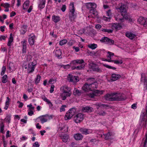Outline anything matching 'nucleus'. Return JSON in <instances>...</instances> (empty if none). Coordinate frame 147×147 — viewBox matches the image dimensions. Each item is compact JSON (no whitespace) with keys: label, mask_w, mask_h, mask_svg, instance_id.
<instances>
[{"label":"nucleus","mask_w":147,"mask_h":147,"mask_svg":"<svg viewBox=\"0 0 147 147\" xmlns=\"http://www.w3.org/2000/svg\"><path fill=\"white\" fill-rule=\"evenodd\" d=\"M139 124L140 126H143L145 128L147 125V106L146 107L145 111L142 112V114L141 115Z\"/></svg>","instance_id":"obj_1"},{"label":"nucleus","mask_w":147,"mask_h":147,"mask_svg":"<svg viewBox=\"0 0 147 147\" xmlns=\"http://www.w3.org/2000/svg\"><path fill=\"white\" fill-rule=\"evenodd\" d=\"M61 90L62 92L61 94V96L63 100H65L67 97L71 96V93L68 86H62L61 88Z\"/></svg>","instance_id":"obj_2"},{"label":"nucleus","mask_w":147,"mask_h":147,"mask_svg":"<svg viewBox=\"0 0 147 147\" xmlns=\"http://www.w3.org/2000/svg\"><path fill=\"white\" fill-rule=\"evenodd\" d=\"M69 18L71 22L74 20L76 17V15L75 14V7L73 3H71L69 5Z\"/></svg>","instance_id":"obj_3"},{"label":"nucleus","mask_w":147,"mask_h":147,"mask_svg":"<svg viewBox=\"0 0 147 147\" xmlns=\"http://www.w3.org/2000/svg\"><path fill=\"white\" fill-rule=\"evenodd\" d=\"M86 7L90 10V13L92 14L94 16H96L97 13L96 11V5L94 3H89L86 4Z\"/></svg>","instance_id":"obj_4"},{"label":"nucleus","mask_w":147,"mask_h":147,"mask_svg":"<svg viewBox=\"0 0 147 147\" xmlns=\"http://www.w3.org/2000/svg\"><path fill=\"white\" fill-rule=\"evenodd\" d=\"M126 16L123 14L120 13H116L114 16V18L117 21L122 22L124 21V18H126Z\"/></svg>","instance_id":"obj_5"},{"label":"nucleus","mask_w":147,"mask_h":147,"mask_svg":"<svg viewBox=\"0 0 147 147\" xmlns=\"http://www.w3.org/2000/svg\"><path fill=\"white\" fill-rule=\"evenodd\" d=\"M115 101H122L125 100L126 97L124 94L115 92Z\"/></svg>","instance_id":"obj_6"},{"label":"nucleus","mask_w":147,"mask_h":147,"mask_svg":"<svg viewBox=\"0 0 147 147\" xmlns=\"http://www.w3.org/2000/svg\"><path fill=\"white\" fill-rule=\"evenodd\" d=\"M100 41L102 42H104L110 45H114L115 42L112 39L105 36L102 38Z\"/></svg>","instance_id":"obj_7"},{"label":"nucleus","mask_w":147,"mask_h":147,"mask_svg":"<svg viewBox=\"0 0 147 147\" xmlns=\"http://www.w3.org/2000/svg\"><path fill=\"white\" fill-rule=\"evenodd\" d=\"M67 80L69 82H73L74 83L79 80V78L77 76H74L72 75L69 74L67 77Z\"/></svg>","instance_id":"obj_8"},{"label":"nucleus","mask_w":147,"mask_h":147,"mask_svg":"<svg viewBox=\"0 0 147 147\" xmlns=\"http://www.w3.org/2000/svg\"><path fill=\"white\" fill-rule=\"evenodd\" d=\"M84 115L82 113H79L76 114L74 117V121L76 123H80L84 119Z\"/></svg>","instance_id":"obj_9"},{"label":"nucleus","mask_w":147,"mask_h":147,"mask_svg":"<svg viewBox=\"0 0 147 147\" xmlns=\"http://www.w3.org/2000/svg\"><path fill=\"white\" fill-rule=\"evenodd\" d=\"M115 93L112 92L106 94L104 96L105 99L109 101H115Z\"/></svg>","instance_id":"obj_10"},{"label":"nucleus","mask_w":147,"mask_h":147,"mask_svg":"<svg viewBox=\"0 0 147 147\" xmlns=\"http://www.w3.org/2000/svg\"><path fill=\"white\" fill-rule=\"evenodd\" d=\"M35 39L36 36L34 34L32 33L30 34L28 38V42L30 45H33L34 44Z\"/></svg>","instance_id":"obj_11"},{"label":"nucleus","mask_w":147,"mask_h":147,"mask_svg":"<svg viewBox=\"0 0 147 147\" xmlns=\"http://www.w3.org/2000/svg\"><path fill=\"white\" fill-rule=\"evenodd\" d=\"M103 92L104 91L102 90H94V92L93 93L90 94L89 96L91 98H93L95 96H98L102 94Z\"/></svg>","instance_id":"obj_12"},{"label":"nucleus","mask_w":147,"mask_h":147,"mask_svg":"<svg viewBox=\"0 0 147 147\" xmlns=\"http://www.w3.org/2000/svg\"><path fill=\"white\" fill-rule=\"evenodd\" d=\"M49 118V116L48 115H43L39 117L38 118L39 119L42 123L47 122Z\"/></svg>","instance_id":"obj_13"},{"label":"nucleus","mask_w":147,"mask_h":147,"mask_svg":"<svg viewBox=\"0 0 147 147\" xmlns=\"http://www.w3.org/2000/svg\"><path fill=\"white\" fill-rule=\"evenodd\" d=\"M145 74L142 73L141 74V81L144 83V87L147 90V77L145 76Z\"/></svg>","instance_id":"obj_14"},{"label":"nucleus","mask_w":147,"mask_h":147,"mask_svg":"<svg viewBox=\"0 0 147 147\" xmlns=\"http://www.w3.org/2000/svg\"><path fill=\"white\" fill-rule=\"evenodd\" d=\"M93 108L89 106H87L82 108V112L90 113L93 111Z\"/></svg>","instance_id":"obj_15"},{"label":"nucleus","mask_w":147,"mask_h":147,"mask_svg":"<svg viewBox=\"0 0 147 147\" xmlns=\"http://www.w3.org/2000/svg\"><path fill=\"white\" fill-rule=\"evenodd\" d=\"M138 21L140 24L143 25L144 27H146V21L143 17H140L138 19Z\"/></svg>","instance_id":"obj_16"},{"label":"nucleus","mask_w":147,"mask_h":147,"mask_svg":"<svg viewBox=\"0 0 147 147\" xmlns=\"http://www.w3.org/2000/svg\"><path fill=\"white\" fill-rule=\"evenodd\" d=\"M111 26L113 29H115L117 30H120L122 28L121 26L117 23L112 24Z\"/></svg>","instance_id":"obj_17"},{"label":"nucleus","mask_w":147,"mask_h":147,"mask_svg":"<svg viewBox=\"0 0 147 147\" xmlns=\"http://www.w3.org/2000/svg\"><path fill=\"white\" fill-rule=\"evenodd\" d=\"M90 84L85 83L82 87V89L85 92H89L91 90V88Z\"/></svg>","instance_id":"obj_18"},{"label":"nucleus","mask_w":147,"mask_h":147,"mask_svg":"<svg viewBox=\"0 0 147 147\" xmlns=\"http://www.w3.org/2000/svg\"><path fill=\"white\" fill-rule=\"evenodd\" d=\"M21 43L22 44V52L23 53H26V45L27 41L24 40Z\"/></svg>","instance_id":"obj_19"},{"label":"nucleus","mask_w":147,"mask_h":147,"mask_svg":"<svg viewBox=\"0 0 147 147\" xmlns=\"http://www.w3.org/2000/svg\"><path fill=\"white\" fill-rule=\"evenodd\" d=\"M28 67L27 69V72L28 74L32 73L34 70L35 67H33L30 64V62L28 64Z\"/></svg>","instance_id":"obj_20"},{"label":"nucleus","mask_w":147,"mask_h":147,"mask_svg":"<svg viewBox=\"0 0 147 147\" xmlns=\"http://www.w3.org/2000/svg\"><path fill=\"white\" fill-rule=\"evenodd\" d=\"M52 19L53 21L55 23H57L61 20V18L59 16L53 15L52 16Z\"/></svg>","instance_id":"obj_21"},{"label":"nucleus","mask_w":147,"mask_h":147,"mask_svg":"<svg viewBox=\"0 0 147 147\" xmlns=\"http://www.w3.org/2000/svg\"><path fill=\"white\" fill-rule=\"evenodd\" d=\"M121 77V76L119 74H112L111 79L113 81H115L120 78Z\"/></svg>","instance_id":"obj_22"},{"label":"nucleus","mask_w":147,"mask_h":147,"mask_svg":"<svg viewBox=\"0 0 147 147\" xmlns=\"http://www.w3.org/2000/svg\"><path fill=\"white\" fill-rule=\"evenodd\" d=\"M83 136L80 134L78 133L74 135V138L76 140H82L83 138Z\"/></svg>","instance_id":"obj_23"},{"label":"nucleus","mask_w":147,"mask_h":147,"mask_svg":"<svg viewBox=\"0 0 147 147\" xmlns=\"http://www.w3.org/2000/svg\"><path fill=\"white\" fill-rule=\"evenodd\" d=\"M125 6L124 5H121L119 8V9L121 13L127 16V13L126 12V9L125 8Z\"/></svg>","instance_id":"obj_24"},{"label":"nucleus","mask_w":147,"mask_h":147,"mask_svg":"<svg viewBox=\"0 0 147 147\" xmlns=\"http://www.w3.org/2000/svg\"><path fill=\"white\" fill-rule=\"evenodd\" d=\"M40 3L38 7L40 9H43L45 7L46 0H39Z\"/></svg>","instance_id":"obj_25"},{"label":"nucleus","mask_w":147,"mask_h":147,"mask_svg":"<svg viewBox=\"0 0 147 147\" xmlns=\"http://www.w3.org/2000/svg\"><path fill=\"white\" fill-rule=\"evenodd\" d=\"M84 62V60L83 59H77L72 61L71 63L73 65L76 64H81Z\"/></svg>","instance_id":"obj_26"},{"label":"nucleus","mask_w":147,"mask_h":147,"mask_svg":"<svg viewBox=\"0 0 147 147\" xmlns=\"http://www.w3.org/2000/svg\"><path fill=\"white\" fill-rule=\"evenodd\" d=\"M90 87L91 88V91H94V89L97 88L98 87L97 83L95 82L90 84Z\"/></svg>","instance_id":"obj_27"},{"label":"nucleus","mask_w":147,"mask_h":147,"mask_svg":"<svg viewBox=\"0 0 147 147\" xmlns=\"http://www.w3.org/2000/svg\"><path fill=\"white\" fill-rule=\"evenodd\" d=\"M126 36L131 39H132L135 38L136 36L131 32H126L125 34Z\"/></svg>","instance_id":"obj_28"},{"label":"nucleus","mask_w":147,"mask_h":147,"mask_svg":"<svg viewBox=\"0 0 147 147\" xmlns=\"http://www.w3.org/2000/svg\"><path fill=\"white\" fill-rule=\"evenodd\" d=\"M54 52L55 54L56 57H57L58 58H61V57H60V56H61L62 54V52L60 49L56 50L54 51Z\"/></svg>","instance_id":"obj_29"},{"label":"nucleus","mask_w":147,"mask_h":147,"mask_svg":"<svg viewBox=\"0 0 147 147\" xmlns=\"http://www.w3.org/2000/svg\"><path fill=\"white\" fill-rule=\"evenodd\" d=\"M73 116L68 111L65 116V120L70 119Z\"/></svg>","instance_id":"obj_30"},{"label":"nucleus","mask_w":147,"mask_h":147,"mask_svg":"<svg viewBox=\"0 0 147 147\" xmlns=\"http://www.w3.org/2000/svg\"><path fill=\"white\" fill-rule=\"evenodd\" d=\"M103 109L98 110L96 111L98 115L100 116H105L106 114V112L102 110Z\"/></svg>","instance_id":"obj_31"},{"label":"nucleus","mask_w":147,"mask_h":147,"mask_svg":"<svg viewBox=\"0 0 147 147\" xmlns=\"http://www.w3.org/2000/svg\"><path fill=\"white\" fill-rule=\"evenodd\" d=\"M13 40V34L12 33H11L10 35L9 38V40L8 42L7 45L8 46H10L11 45V43Z\"/></svg>","instance_id":"obj_32"},{"label":"nucleus","mask_w":147,"mask_h":147,"mask_svg":"<svg viewBox=\"0 0 147 147\" xmlns=\"http://www.w3.org/2000/svg\"><path fill=\"white\" fill-rule=\"evenodd\" d=\"M112 13H111V9H109L106 11V15L108 17H105L104 18H108L110 19L112 16Z\"/></svg>","instance_id":"obj_33"},{"label":"nucleus","mask_w":147,"mask_h":147,"mask_svg":"<svg viewBox=\"0 0 147 147\" xmlns=\"http://www.w3.org/2000/svg\"><path fill=\"white\" fill-rule=\"evenodd\" d=\"M63 142L65 143L66 142L69 138V136L66 134H64L62 138Z\"/></svg>","instance_id":"obj_34"},{"label":"nucleus","mask_w":147,"mask_h":147,"mask_svg":"<svg viewBox=\"0 0 147 147\" xmlns=\"http://www.w3.org/2000/svg\"><path fill=\"white\" fill-rule=\"evenodd\" d=\"M88 47L92 49H95L97 47V45L95 44H91L88 45Z\"/></svg>","instance_id":"obj_35"},{"label":"nucleus","mask_w":147,"mask_h":147,"mask_svg":"<svg viewBox=\"0 0 147 147\" xmlns=\"http://www.w3.org/2000/svg\"><path fill=\"white\" fill-rule=\"evenodd\" d=\"M111 135L112 133L111 132H108L107 133L104 134V136H105V139L108 140L110 139Z\"/></svg>","instance_id":"obj_36"},{"label":"nucleus","mask_w":147,"mask_h":147,"mask_svg":"<svg viewBox=\"0 0 147 147\" xmlns=\"http://www.w3.org/2000/svg\"><path fill=\"white\" fill-rule=\"evenodd\" d=\"M29 4V1H26L24 4L23 8L24 10L26 9L28 6Z\"/></svg>","instance_id":"obj_37"},{"label":"nucleus","mask_w":147,"mask_h":147,"mask_svg":"<svg viewBox=\"0 0 147 147\" xmlns=\"http://www.w3.org/2000/svg\"><path fill=\"white\" fill-rule=\"evenodd\" d=\"M82 92L81 91H80L78 89H75L73 92V94L75 95L80 96Z\"/></svg>","instance_id":"obj_38"},{"label":"nucleus","mask_w":147,"mask_h":147,"mask_svg":"<svg viewBox=\"0 0 147 147\" xmlns=\"http://www.w3.org/2000/svg\"><path fill=\"white\" fill-rule=\"evenodd\" d=\"M69 112L70 113L73 115L76 114V109L75 108H73L69 110Z\"/></svg>","instance_id":"obj_39"},{"label":"nucleus","mask_w":147,"mask_h":147,"mask_svg":"<svg viewBox=\"0 0 147 147\" xmlns=\"http://www.w3.org/2000/svg\"><path fill=\"white\" fill-rule=\"evenodd\" d=\"M41 78V76L39 75H37L36 78L35 80V83L36 84L38 83Z\"/></svg>","instance_id":"obj_40"},{"label":"nucleus","mask_w":147,"mask_h":147,"mask_svg":"<svg viewBox=\"0 0 147 147\" xmlns=\"http://www.w3.org/2000/svg\"><path fill=\"white\" fill-rule=\"evenodd\" d=\"M0 132L2 134H4V125L3 122H2L0 124Z\"/></svg>","instance_id":"obj_41"},{"label":"nucleus","mask_w":147,"mask_h":147,"mask_svg":"<svg viewBox=\"0 0 147 147\" xmlns=\"http://www.w3.org/2000/svg\"><path fill=\"white\" fill-rule=\"evenodd\" d=\"M72 64V63H71L69 64H68L66 65H61V67H63L64 69H69L70 68V66Z\"/></svg>","instance_id":"obj_42"},{"label":"nucleus","mask_w":147,"mask_h":147,"mask_svg":"<svg viewBox=\"0 0 147 147\" xmlns=\"http://www.w3.org/2000/svg\"><path fill=\"white\" fill-rule=\"evenodd\" d=\"M88 83L89 84H91L95 82V79L94 78H88L87 80Z\"/></svg>","instance_id":"obj_43"},{"label":"nucleus","mask_w":147,"mask_h":147,"mask_svg":"<svg viewBox=\"0 0 147 147\" xmlns=\"http://www.w3.org/2000/svg\"><path fill=\"white\" fill-rule=\"evenodd\" d=\"M42 98L45 101L47 102L49 105V104L51 103V102H50L45 96H42Z\"/></svg>","instance_id":"obj_44"},{"label":"nucleus","mask_w":147,"mask_h":147,"mask_svg":"<svg viewBox=\"0 0 147 147\" xmlns=\"http://www.w3.org/2000/svg\"><path fill=\"white\" fill-rule=\"evenodd\" d=\"M42 98L45 101L47 102L49 105V104L51 103V102H50L45 96H42Z\"/></svg>","instance_id":"obj_45"},{"label":"nucleus","mask_w":147,"mask_h":147,"mask_svg":"<svg viewBox=\"0 0 147 147\" xmlns=\"http://www.w3.org/2000/svg\"><path fill=\"white\" fill-rule=\"evenodd\" d=\"M68 127L67 126H64L63 127H61L60 129V130L62 131L64 129L63 132L65 133L68 131Z\"/></svg>","instance_id":"obj_46"},{"label":"nucleus","mask_w":147,"mask_h":147,"mask_svg":"<svg viewBox=\"0 0 147 147\" xmlns=\"http://www.w3.org/2000/svg\"><path fill=\"white\" fill-rule=\"evenodd\" d=\"M10 5V4L7 3H2L1 4V6L3 7L6 9L8 8L9 7Z\"/></svg>","instance_id":"obj_47"},{"label":"nucleus","mask_w":147,"mask_h":147,"mask_svg":"<svg viewBox=\"0 0 147 147\" xmlns=\"http://www.w3.org/2000/svg\"><path fill=\"white\" fill-rule=\"evenodd\" d=\"M7 75H4L2 77V82L3 83H5L7 82Z\"/></svg>","instance_id":"obj_48"},{"label":"nucleus","mask_w":147,"mask_h":147,"mask_svg":"<svg viewBox=\"0 0 147 147\" xmlns=\"http://www.w3.org/2000/svg\"><path fill=\"white\" fill-rule=\"evenodd\" d=\"M92 69L94 71H95L98 72L100 73L102 71L101 68L98 67L94 68Z\"/></svg>","instance_id":"obj_49"},{"label":"nucleus","mask_w":147,"mask_h":147,"mask_svg":"<svg viewBox=\"0 0 147 147\" xmlns=\"http://www.w3.org/2000/svg\"><path fill=\"white\" fill-rule=\"evenodd\" d=\"M103 65L104 66L109 69H112L114 70L116 69V68L115 67H112L106 64H103Z\"/></svg>","instance_id":"obj_50"},{"label":"nucleus","mask_w":147,"mask_h":147,"mask_svg":"<svg viewBox=\"0 0 147 147\" xmlns=\"http://www.w3.org/2000/svg\"><path fill=\"white\" fill-rule=\"evenodd\" d=\"M67 42V41L66 39H63L60 41L59 42V45L62 46L65 44Z\"/></svg>","instance_id":"obj_51"},{"label":"nucleus","mask_w":147,"mask_h":147,"mask_svg":"<svg viewBox=\"0 0 147 147\" xmlns=\"http://www.w3.org/2000/svg\"><path fill=\"white\" fill-rule=\"evenodd\" d=\"M5 119L6 122L10 123L11 120V116L9 115H7Z\"/></svg>","instance_id":"obj_52"},{"label":"nucleus","mask_w":147,"mask_h":147,"mask_svg":"<svg viewBox=\"0 0 147 147\" xmlns=\"http://www.w3.org/2000/svg\"><path fill=\"white\" fill-rule=\"evenodd\" d=\"M102 31L103 32H107L108 33H111L113 32V30L111 29H102Z\"/></svg>","instance_id":"obj_53"},{"label":"nucleus","mask_w":147,"mask_h":147,"mask_svg":"<svg viewBox=\"0 0 147 147\" xmlns=\"http://www.w3.org/2000/svg\"><path fill=\"white\" fill-rule=\"evenodd\" d=\"M86 129L81 128L80 129V132L82 134L86 135Z\"/></svg>","instance_id":"obj_54"},{"label":"nucleus","mask_w":147,"mask_h":147,"mask_svg":"<svg viewBox=\"0 0 147 147\" xmlns=\"http://www.w3.org/2000/svg\"><path fill=\"white\" fill-rule=\"evenodd\" d=\"M27 27V26L26 25H24L22 26L21 27V28H22V29H24V32L22 33L23 34H24L26 32V31H27V30H26Z\"/></svg>","instance_id":"obj_55"},{"label":"nucleus","mask_w":147,"mask_h":147,"mask_svg":"<svg viewBox=\"0 0 147 147\" xmlns=\"http://www.w3.org/2000/svg\"><path fill=\"white\" fill-rule=\"evenodd\" d=\"M6 70V67L5 66L3 67L2 69V71L1 72V76H3L5 73Z\"/></svg>","instance_id":"obj_56"},{"label":"nucleus","mask_w":147,"mask_h":147,"mask_svg":"<svg viewBox=\"0 0 147 147\" xmlns=\"http://www.w3.org/2000/svg\"><path fill=\"white\" fill-rule=\"evenodd\" d=\"M112 62H114L116 64H121L123 63V62L122 61H119L118 60H112Z\"/></svg>","instance_id":"obj_57"},{"label":"nucleus","mask_w":147,"mask_h":147,"mask_svg":"<svg viewBox=\"0 0 147 147\" xmlns=\"http://www.w3.org/2000/svg\"><path fill=\"white\" fill-rule=\"evenodd\" d=\"M66 105H62L61 108H60V111L62 112L63 111H65V107H66Z\"/></svg>","instance_id":"obj_58"},{"label":"nucleus","mask_w":147,"mask_h":147,"mask_svg":"<svg viewBox=\"0 0 147 147\" xmlns=\"http://www.w3.org/2000/svg\"><path fill=\"white\" fill-rule=\"evenodd\" d=\"M54 88H55L54 85H51V88L50 90V92L51 93H52L54 91Z\"/></svg>","instance_id":"obj_59"},{"label":"nucleus","mask_w":147,"mask_h":147,"mask_svg":"<svg viewBox=\"0 0 147 147\" xmlns=\"http://www.w3.org/2000/svg\"><path fill=\"white\" fill-rule=\"evenodd\" d=\"M9 102H10V98L9 97H7V100L5 102L6 105H8V106H9Z\"/></svg>","instance_id":"obj_60"},{"label":"nucleus","mask_w":147,"mask_h":147,"mask_svg":"<svg viewBox=\"0 0 147 147\" xmlns=\"http://www.w3.org/2000/svg\"><path fill=\"white\" fill-rule=\"evenodd\" d=\"M108 53L109 54V55H108V56H107V57H109V58H110V59H111V57L112 56H113L114 55V53H111V52H109V51L108 52Z\"/></svg>","instance_id":"obj_61"},{"label":"nucleus","mask_w":147,"mask_h":147,"mask_svg":"<svg viewBox=\"0 0 147 147\" xmlns=\"http://www.w3.org/2000/svg\"><path fill=\"white\" fill-rule=\"evenodd\" d=\"M27 107H29V109L30 110H33L34 109V107L32 106V105L31 104L30 105H28Z\"/></svg>","instance_id":"obj_62"},{"label":"nucleus","mask_w":147,"mask_h":147,"mask_svg":"<svg viewBox=\"0 0 147 147\" xmlns=\"http://www.w3.org/2000/svg\"><path fill=\"white\" fill-rule=\"evenodd\" d=\"M86 135L91 134L92 133V130L90 129H86Z\"/></svg>","instance_id":"obj_63"},{"label":"nucleus","mask_w":147,"mask_h":147,"mask_svg":"<svg viewBox=\"0 0 147 147\" xmlns=\"http://www.w3.org/2000/svg\"><path fill=\"white\" fill-rule=\"evenodd\" d=\"M40 145L39 144L38 142H36L33 144V146L36 147H39Z\"/></svg>","instance_id":"obj_64"}]
</instances>
